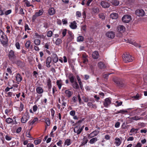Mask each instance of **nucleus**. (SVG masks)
<instances>
[{
    "mask_svg": "<svg viewBox=\"0 0 147 147\" xmlns=\"http://www.w3.org/2000/svg\"><path fill=\"white\" fill-rule=\"evenodd\" d=\"M0 42L3 45L7 44L8 42L7 36L1 30H0Z\"/></svg>",
    "mask_w": 147,
    "mask_h": 147,
    "instance_id": "1",
    "label": "nucleus"
},
{
    "mask_svg": "<svg viewBox=\"0 0 147 147\" xmlns=\"http://www.w3.org/2000/svg\"><path fill=\"white\" fill-rule=\"evenodd\" d=\"M123 61L125 63L131 62L133 61V58L129 54L126 53L122 55Z\"/></svg>",
    "mask_w": 147,
    "mask_h": 147,
    "instance_id": "2",
    "label": "nucleus"
},
{
    "mask_svg": "<svg viewBox=\"0 0 147 147\" xmlns=\"http://www.w3.org/2000/svg\"><path fill=\"white\" fill-rule=\"evenodd\" d=\"M8 56L9 59L13 63H15V59L16 58L14 51L12 50H10Z\"/></svg>",
    "mask_w": 147,
    "mask_h": 147,
    "instance_id": "3",
    "label": "nucleus"
},
{
    "mask_svg": "<svg viewBox=\"0 0 147 147\" xmlns=\"http://www.w3.org/2000/svg\"><path fill=\"white\" fill-rule=\"evenodd\" d=\"M30 117L29 113L26 111L21 118V122L22 123H26Z\"/></svg>",
    "mask_w": 147,
    "mask_h": 147,
    "instance_id": "4",
    "label": "nucleus"
},
{
    "mask_svg": "<svg viewBox=\"0 0 147 147\" xmlns=\"http://www.w3.org/2000/svg\"><path fill=\"white\" fill-rule=\"evenodd\" d=\"M44 13V10L43 9L39 10L38 11L36 12L34 15H33L32 17V20L34 21L38 17L41 16Z\"/></svg>",
    "mask_w": 147,
    "mask_h": 147,
    "instance_id": "5",
    "label": "nucleus"
},
{
    "mask_svg": "<svg viewBox=\"0 0 147 147\" xmlns=\"http://www.w3.org/2000/svg\"><path fill=\"white\" fill-rule=\"evenodd\" d=\"M84 127V126L81 127L80 125H78L75 127L74 129V131L75 133L78 135L80 134L82 131Z\"/></svg>",
    "mask_w": 147,
    "mask_h": 147,
    "instance_id": "6",
    "label": "nucleus"
},
{
    "mask_svg": "<svg viewBox=\"0 0 147 147\" xmlns=\"http://www.w3.org/2000/svg\"><path fill=\"white\" fill-rule=\"evenodd\" d=\"M131 20V16L128 15L124 16L122 18L123 22L125 23H127L129 22Z\"/></svg>",
    "mask_w": 147,
    "mask_h": 147,
    "instance_id": "7",
    "label": "nucleus"
},
{
    "mask_svg": "<svg viewBox=\"0 0 147 147\" xmlns=\"http://www.w3.org/2000/svg\"><path fill=\"white\" fill-rule=\"evenodd\" d=\"M120 138L116 137L115 139V141L114 143L117 146H119L121 143V138L120 137Z\"/></svg>",
    "mask_w": 147,
    "mask_h": 147,
    "instance_id": "8",
    "label": "nucleus"
},
{
    "mask_svg": "<svg viewBox=\"0 0 147 147\" xmlns=\"http://www.w3.org/2000/svg\"><path fill=\"white\" fill-rule=\"evenodd\" d=\"M136 14L138 16H143L145 15L144 11L142 9H138L135 11Z\"/></svg>",
    "mask_w": 147,
    "mask_h": 147,
    "instance_id": "9",
    "label": "nucleus"
},
{
    "mask_svg": "<svg viewBox=\"0 0 147 147\" xmlns=\"http://www.w3.org/2000/svg\"><path fill=\"white\" fill-rule=\"evenodd\" d=\"M99 133V131L97 130H94L90 134L88 135V138L89 139L96 136Z\"/></svg>",
    "mask_w": 147,
    "mask_h": 147,
    "instance_id": "10",
    "label": "nucleus"
},
{
    "mask_svg": "<svg viewBox=\"0 0 147 147\" xmlns=\"http://www.w3.org/2000/svg\"><path fill=\"white\" fill-rule=\"evenodd\" d=\"M124 40L126 41L127 42H128L130 44L133 45L135 46L138 48L141 47V46L140 45L138 44L135 42L134 41H132L128 40H126L125 39H124Z\"/></svg>",
    "mask_w": 147,
    "mask_h": 147,
    "instance_id": "11",
    "label": "nucleus"
},
{
    "mask_svg": "<svg viewBox=\"0 0 147 147\" xmlns=\"http://www.w3.org/2000/svg\"><path fill=\"white\" fill-rule=\"evenodd\" d=\"M64 92L65 96L68 98H70L73 94V92L70 91L69 90H66Z\"/></svg>",
    "mask_w": 147,
    "mask_h": 147,
    "instance_id": "12",
    "label": "nucleus"
},
{
    "mask_svg": "<svg viewBox=\"0 0 147 147\" xmlns=\"http://www.w3.org/2000/svg\"><path fill=\"white\" fill-rule=\"evenodd\" d=\"M117 30L119 32L122 33L125 31L126 29L123 26L119 25L117 27Z\"/></svg>",
    "mask_w": 147,
    "mask_h": 147,
    "instance_id": "13",
    "label": "nucleus"
},
{
    "mask_svg": "<svg viewBox=\"0 0 147 147\" xmlns=\"http://www.w3.org/2000/svg\"><path fill=\"white\" fill-rule=\"evenodd\" d=\"M100 5L103 8H108L110 6L109 3L105 1H102L100 3Z\"/></svg>",
    "mask_w": 147,
    "mask_h": 147,
    "instance_id": "14",
    "label": "nucleus"
},
{
    "mask_svg": "<svg viewBox=\"0 0 147 147\" xmlns=\"http://www.w3.org/2000/svg\"><path fill=\"white\" fill-rule=\"evenodd\" d=\"M88 56L86 53H84L82 54V59L83 60V63H86L88 62Z\"/></svg>",
    "mask_w": 147,
    "mask_h": 147,
    "instance_id": "15",
    "label": "nucleus"
},
{
    "mask_svg": "<svg viewBox=\"0 0 147 147\" xmlns=\"http://www.w3.org/2000/svg\"><path fill=\"white\" fill-rule=\"evenodd\" d=\"M138 129L135 128L134 127L132 128L129 132V135L130 136L135 135L137 133Z\"/></svg>",
    "mask_w": 147,
    "mask_h": 147,
    "instance_id": "16",
    "label": "nucleus"
},
{
    "mask_svg": "<svg viewBox=\"0 0 147 147\" xmlns=\"http://www.w3.org/2000/svg\"><path fill=\"white\" fill-rule=\"evenodd\" d=\"M111 100L110 99L107 98L105 99V101L104 103V106L106 107H107L111 104Z\"/></svg>",
    "mask_w": 147,
    "mask_h": 147,
    "instance_id": "17",
    "label": "nucleus"
},
{
    "mask_svg": "<svg viewBox=\"0 0 147 147\" xmlns=\"http://www.w3.org/2000/svg\"><path fill=\"white\" fill-rule=\"evenodd\" d=\"M106 36L109 38H113L115 36V34L112 31H109L106 33Z\"/></svg>",
    "mask_w": 147,
    "mask_h": 147,
    "instance_id": "18",
    "label": "nucleus"
},
{
    "mask_svg": "<svg viewBox=\"0 0 147 147\" xmlns=\"http://www.w3.org/2000/svg\"><path fill=\"white\" fill-rule=\"evenodd\" d=\"M52 59L54 63H56L58 62L59 60L58 57L57 55L55 54H53Z\"/></svg>",
    "mask_w": 147,
    "mask_h": 147,
    "instance_id": "19",
    "label": "nucleus"
},
{
    "mask_svg": "<svg viewBox=\"0 0 147 147\" xmlns=\"http://www.w3.org/2000/svg\"><path fill=\"white\" fill-rule=\"evenodd\" d=\"M52 58L50 57H47L46 59V66L47 67H49L51 66L50 63L51 61Z\"/></svg>",
    "mask_w": 147,
    "mask_h": 147,
    "instance_id": "20",
    "label": "nucleus"
},
{
    "mask_svg": "<svg viewBox=\"0 0 147 147\" xmlns=\"http://www.w3.org/2000/svg\"><path fill=\"white\" fill-rule=\"evenodd\" d=\"M110 2L115 6H118L119 4V1L118 0H112Z\"/></svg>",
    "mask_w": 147,
    "mask_h": 147,
    "instance_id": "21",
    "label": "nucleus"
},
{
    "mask_svg": "<svg viewBox=\"0 0 147 147\" xmlns=\"http://www.w3.org/2000/svg\"><path fill=\"white\" fill-rule=\"evenodd\" d=\"M99 54L97 51H95L92 53V57L94 59H96L98 57Z\"/></svg>",
    "mask_w": 147,
    "mask_h": 147,
    "instance_id": "22",
    "label": "nucleus"
},
{
    "mask_svg": "<svg viewBox=\"0 0 147 147\" xmlns=\"http://www.w3.org/2000/svg\"><path fill=\"white\" fill-rule=\"evenodd\" d=\"M88 141V140L87 137L85 136H84L82 142L80 146H83L87 143Z\"/></svg>",
    "mask_w": 147,
    "mask_h": 147,
    "instance_id": "23",
    "label": "nucleus"
},
{
    "mask_svg": "<svg viewBox=\"0 0 147 147\" xmlns=\"http://www.w3.org/2000/svg\"><path fill=\"white\" fill-rule=\"evenodd\" d=\"M16 79L18 82H20L22 80V77L21 75L18 74L16 76Z\"/></svg>",
    "mask_w": 147,
    "mask_h": 147,
    "instance_id": "24",
    "label": "nucleus"
},
{
    "mask_svg": "<svg viewBox=\"0 0 147 147\" xmlns=\"http://www.w3.org/2000/svg\"><path fill=\"white\" fill-rule=\"evenodd\" d=\"M57 85L59 89H61L63 84V82L61 80H57L56 82Z\"/></svg>",
    "mask_w": 147,
    "mask_h": 147,
    "instance_id": "25",
    "label": "nucleus"
},
{
    "mask_svg": "<svg viewBox=\"0 0 147 147\" xmlns=\"http://www.w3.org/2000/svg\"><path fill=\"white\" fill-rule=\"evenodd\" d=\"M38 119L36 117L34 118L32 120H30L28 122V124L29 125H33L36 121H38Z\"/></svg>",
    "mask_w": 147,
    "mask_h": 147,
    "instance_id": "26",
    "label": "nucleus"
},
{
    "mask_svg": "<svg viewBox=\"0 0 147 147\" xmlns=\"http://www.w3.org/2000/svg\"><path fill=\"white\" fill-rule=\"evenodd\" d=\"M98 8L96 7H94L92 9V13L93 14H97L99 12Z\"/></svg>",
    "mask_w": 147,
    "mask_h": 147,
    "instance_id": "27",
    "label": "nucleus"
},
{
    "mask_svg": "<svg viewBox=\"0 0 147 147\" xmlns=\"http://www.w3.org/2000/svg\"><path fill=\"white\" fill-rule=\"evenodd\" d=\"M48 13L50 15H54L55 13V11L54 8H50L49 9Z\"/></svg>",
    "mask_w": 147,
    "mask_h": 147,
    "instance_id": "28",
    "label": "nucleus"
},
{
    "mask_svg": "<svg viewBox=\"0 0 147 147\" xmlns=\"http://www.w3.org/2000/svg\"><path fill=\"white\" fill-rule=\"evenodd\" d=\"M70 27L73 29H75L77 27L76 25V23L75 21H74L73 22L71 23L69 25Z\"/></svg>",
    "mask_w": 147,
    "mask_h": 147,
    "instance_id": "29",
    "label": "nucleus"
},
{
    "mask_svg": "<svg viewBox=\"0 0 147 147\" xmlns=\"http://www.w3.org/2000/svg\"><path fill=\"white\" fill-rule=\"evenodd\" d=\"M110 17L112 19H116L117 18L118 15L116 13H113L111 14Z\"/></svg>",
    "mask_w": 147,
    "mask_h": 147,
    "instance_id": "30",
    "label": "nucleus"
},
{
    "mask_svg": "<svg viewBox=\"0 0 147 147\" xmlns=\"http://www.w3.org/2000/svg\"><path fill=\"white\" fill-rule=\"evenodd\" d=\"M69 78L71 83H73L74 81V77L73 74L71 73L69 74Z\"/></svg>",
    "mask_w": 147,
    "mask_h": 147,
    "instance_id": "31",
    "label": "nucleus"
},
{
    "mask_svg": "<svg viewBox=\"0 0 147 147\" xmlns=\"http://www.w3.org/2000/svg\"><path fill=\"white\" fill-rule=\"evenodd\" d=\"M71 144V142L70 139H67L65 140L64 143V146L66 145L67 146H69Z\"/></svg>",
    "mask_w": 147,
    "mask_h": 147,
    "instance_id": "32",
    "label": "nucleus"
},
{
    "mask_svg": "<svg viewBox=\"0 0 147 147\" xmlns=\"http://www.w3.org/2000/svg\"><path fill=\"white\" fill-rule=\"evenodd\" d=\"M98 66L99 68L100 69H103L106 67V66L105 64L102 62H98Z\"/></svg>",
    "mask_w": 147,
    "mask_h": 147,
    "instance_id": "33",
    "label": "nucleus"
},
{
    "mask_svg": "<svg viewBox=\"0 0 147 147\" xmlns=\"http://www.w3.org/2000/svg\"><path fill=\"white\" fill-rule=\"evenodd\" d=\"M98 140L96 137H94L91 139L89 142L90 144H93L96 142Z\"/></svg>",
    "mask_w": 147,
    "mask_h": 147,
    "instance_id": "34",
    "label": "nucleus"
},
{
    "mask_svg": "<svg viewBox=\"0 0 147 147\" xmlns=\"http://www.w3.org/2000/svg\"><path fill=\"white\" fill-rule=\"evenodd\" d=\"M36 91L37 93L39 94L42 93L43 92L42 89L40 87H38L36 88Z\"/></svg>",
    "mask_w": 147,
    "mask_h": 147,
    "instance_id": "35",
    "label": "nucleus"
},
{
    "mask_svg": "<svg viewBox=\"0 0 147 147\" xmlns=\"http://www.w3.org/2000/svg\"><path fill=\"white\" fill-rule=\"evenodd\" d=\"M62 40L60 38H58L55 42V43L57 45H59L61 44L62 43Z\"/></svg>",
    "mask_w": 147,
    "mask_h": 147,
    "instance_id": "36",
    "label": "nucleus"
},
{
    "mask_svg": "<svg viewBox=\"0 0 147 147\" xmlns=\"http://www.w3.org/2000/svg\"><path fill=\"white\" fill-rule=\"evenodd\" d=\"M6 122L10 124L12 123L13 121V119L12 118L9 117L7 118L5 120Z\"/></svg>",
    "mask_w": 147,
    "mask_h": 147,
    "instance_id": "37",
    "label": "nucleus"
},
{
    "mask_svg": "<svg viewBox=\"0 0 147 147\" xmlns=\"http://www.w3.org/2000/svg\"><path fill=\"white\" fill-rule=\"evenodd\" d=\"M72 84V86L73 87L76 89H78L79 88V86L78 84V83L76 81L74 82Z\"/></svg>",
    "mask_w": 147,
    "mask_h": 147,
    "instance_id": "38",
    "label": "nucleus"
},
{
    "mask_svg": "<svg viewBox=\"0 0 147 147\" xmlns=\"http://www.w3.org/2000/svg\"><path fill=\"white\" fill-rule=\"evenodd\" d=\"M99 18L102 20H104L105 18V14L103 13H100L98 15Z\"/></svg>",
    "mask_w": 147,
    "mask_h": 147,
    "instance_id": "39",
    "label": "nucleus"
},
{
    "mask_svg": "<svg viewBox=\"0 0 147 147\" xmlns=\"http://www.w3.org/2000/svg\"><path fill=\"white\" fill-rule=\"evenodd\" d=\"M44 120L45 121V123L47 126H49L50 125V121L49 119L47 118H45Z\"/></svg>",
    "mask_w": 147,
    "mask_h": 147,
    "instance_id": "40",
    "label": "nucleus"
},
{
    "mask_svg": "<svg viewBox=\"0 0 147 147\" xmlns=\"http://www.w3.org/2000/svg\"><path fill=\"white\" fill-rule=\"evenodd\" d=\"M40 40L37 39L34 40V42L36 45H39L40 44Z\"/></svg>",
    "mask_w": 147,
    "mask_h": 147,
    "instance_id": "41",
    "label": "nucleus"
},
{
    "mask_svg": "<svg viewBox=\"0 0 147 147\" xmlns=\"http://www.w3.org/2000/svg\"><path fill=\"white\" fill-rule=\"evenodd\" d=\"M122 102L120 101L119 102L118 101H115V105L116 107H118L122 105Z\"/></svg>",
    "mask_w": 147,
    "mask_h": 147,
    "instance_id": "42",
    "label": "nucleus"
},
{
    "mask_svg": "<svg viewBox=\"0 0 147 147\" xmlns=\"http://www.w3.org/2000/svg\"><path fill=\"white\" fill-rule=\"evenodd\" d=\"M84 37L82 36H79L77 37V41L78 42H82L84 40Z\"/></svg>",
    "mask_w": 147,
    "mask_h": 147,
    "instance_id": "43",
    "label": "nucleus"
},
{
    "mask_svg": "<svg viewBox=\"0 0 147 147\" xmlns=\"http://www.w3.org/2000/svg\"><path fill=\"white\" fill-rule=\"evenodd\" d=\"M122 109L120 110V113L122 114H125L128 113L127 110L129 109Z\"/></svg>",
    "mask_w": 147,
    "mask_h": 147,
    "instance_id": "44",
    "label": "nucleus"
},
{
    "mask_svg": "<svg viewBox=\"0 0 147 147\" xmlns=\"http://www.w3.org/2000/svg\"><path fill=\"white\" fill-rule=\"evenodd\" d=\"M24 2L25 4L27 7H30L31 4L30 1H28L27 0H24Z\"/></svg>",
    "mask_w": 147,
    "mask_h": 147,
    "instance_id": "45",
    "label": "nucleus"
},
{
    "mask_svg": "<svg viewBox=\"0 0 147 147\" xmlns=\"http://www.w3.org/2000/svg\"><path fill=\"white\" fill-rule=\"evenodd\" d=\"M30 45V40H28L27 41L25 44L26 47L27 48H28Z\"/></svg>",
    "mask_w": 147,
    "mask_h": 147,
    "instance_id": "46",
    "label": "nucleus"
},
{
    "mask_svg": "<svg viewBox=\"0 0 147 147\" xmlns=\"http://www.w3.org/2000/svg\"><path fill=\"white\" fill-rule=\"evenodd\" d=\"M131 119H132V120H138L140 119H141V118L140 117H139L138 116H135V117H131Z\"/></svg>",
    "mask_w": 147,
    "mask_h": 147,
    "instance_id": "47",
    "label": "nucleus"
},
{
    "mask_svg": "<svg viewBox=\"0 0 147 147\" xmlns=\"http://www.w3.org/2000/svg\"><path fill=\"white\" fill-rule=\"evenodd\" d=\"M53 34V32L51 31H48L47 33V36L48 37H50L52 36Z\"/></svg>",
    "mask_w": 147,
    "mask_h": 147,
    "instance_id": "48",
    "label": "nucleus"
},
{
    "mask_svg": "<svg viewBox=\"0 0 147 147\" xmlns=\"http://www.w3.org/2000/svg\"><path fill=\"white\" fill-rule=\"evenodd\" d=\"M41 141L40 139H38L34 141V143L35 145H38L40 144Z\"/></svg>",
    "mask_w": 147,
    "mask_h": 147,
    "instance_id": "49",
    "label": "nucleus"
},
{
    "mask_svg": "<svg viewBox=\"0 0 147 147\" xmlns=\"http://www.w3.org/2000/svg\"><path fill=\"white\" fill-rule=\"evenodd\" d=\"M24 108V105L23 104L22 102H20V106L19 107V111H23Z\"/></svg>",
    "mask_w": 147,
    "mask_h": 147,
    "instance_id": "50",
    "label": "nucleus"
},
{
    "mask_svg": "<svg viewBox=\"0 0 147 147\" xmlns=\"http://www.w3.org/2000/svg\"><path fill=\"white\" fill-rule=\"evenodd\" d=\"M50 111L52 119L54 117L55 113V111L52 109H50Z\"/></svg>",
    "mask_w": 147,
    "mask_h": 147,
    "instance_id": "51",
    "label": "nucleus"
},
{
    "mask_svg": "<svg viewBox=\"0 0 147 147\" xmlns=\"http://www.w3.org/2000/svg\"><path fill=\"white\" fill-rule=\"evenodd\" d=\"M50 45V43L49 42H47L44 45L45 48L47 49H49V46Z\"/></svg>",
    "mask_w": 147,
    "mask_h": 147,
    "instance_id": "52",
    "label": "nucleus"
},
{
    "mask_svg": "<svg viewBox=\"0 0 147 147\" xmlns=\"http://www.w3.org/2000/svg\"><path fill=\"white\" fill-rule=\"evenodd\" d=\"M62 34L63 36V37L65 36L66 35L67 33V30L66 29H64L62 30Z\"/></svg>",
    "mask_w": 147,
    "mask_h": 147,
    "instance_id": "53",
    "label": "nucleus"
},
{
    "mask_svg": "<svg viewBox=\"0 0 147 147\" xmlns=\"http://www.w3.org/2000/svg\"><path fill=\"white\" fill-rule=\"evenodd\" d=\"M76 15L77 17L80 18L82 14L79 11H77L76 13Z\"/></svg>",
    "mask_w": 147,
    "mask_h": 147,
    "instance_id": "54",
    "label": "nucleus"
},
{
    "mask_svg": "<svg viewBox=\"0 0 147 147\" xmlns=\"http://www.w3.org/2000/svg\"><path fill=\"white\" fill-rule=\"evenodd\" d=\"M68 33L69 35V36L72 39L74 38V34L71 32L70 31H69L68 32Z\"/></svg>",
    "mask_w": 147,
    "mask_h": 147,
    "instance_id": "55",
    "label": "nucleus"
},
{
    "mask_svg": "<svg viewBox=\"0 0 147 147\" xmlns=\"http://www.w3.org/2000/svg\"><path fill=\"white\" fill-rule=\"evenodd\" d=\"M11 10L9 9L5 11V14L6 15H7L10 14L11 13Z\"/></svg>",
    "mask_w": 147,
    "mask_h": 147,
    "instance_id": "56",
    "label": "nucleus"
},
{
    "mask_svg": "<svg viewBox=\"0 0 147 147\" xmlns=\"http://www.w3.org/2000/svg\"><path fill=\"white\" fill-rule=\"evenodd\" d=\"M78 100H79V102L80 104V105L82 104H83L84 103L82 101V100L81 99V97H80V95H78Z\"/></svg>",
    "mask_w": 147,
    "mask_h": 147,
    "instance_id": "57",
    "label": "nucleus"
},
{
    "mask_svg": "<svg viewBox=\"0 0 147 147\" xmlns=\"http://www.w3.org/2000/svg\"><path fill=\"white\" fill-rule=\"evenodd\" d=\"M62 141L61 140H59L57 143V145L60 147H62Z\"/></svg>",
    "mask_w": 147,
    "mask_h": 147,
    "instance_id": "58",
    "label": "nucleus"
},
{
    "mask_svg": "<svg viewBox=\"0 0 147 147\" xmlns=\"http://www.w3.org/2000/svg\"><path fill=\"white\" fill-rule=\"evenodd\" d=\"M15 46L17 49H20V46L19 42H16L15 44Z\"/></svg>",
    "mask_w": 147,
    "mask_h": 147,
    "instance_id": "59",
    "label": "nucleus"
},
{
    "mask_svg": "<svg viewBox=\"0 0 147 147\" xmlns=\"http://www.w3.org/2000/svg\"><path fill=\"white\" fill-rule=\"evenodd\" d=\"M82 98L85 102H87L88 100V99L85 96L82 97Z\"/></svg>",
    "mask_w": 147,
    "mask_h": 147,
    "instance_id": "60",
    "label": "nucleus"
},
{
    "mask_svg": "<svg viewBox=\"0 0 147 147\" xmlns=\"http://www.w3.org/2000/svg\"><path fill=\"white\" fill-rule=\"evenodd\" d=\"M114 81L117 84L119 85L120 84V82L117 79H114Z\"/></svg>",
    "mask_w": 147,
    "mask_h": 147,
    "instance_id": "61",
    "label": "nucleus"
},
{
    "mask_svg": "<svg viewBox=\"0 0 147 147\" xmlns=\"http://www.w3.org/2000/svg\"><path fill=\"white\" fill-rule=\"evenodd\" d=\"M76 113L75 111L72 110L69 113L70 115L72 116H74L75 114Z\"/></svg>",
    "mask_w": 147,
    "mask_h": 147,
    "instance_id": "62",
    "label": "nucleus"
},
{
    "mask_svg": "<svg viewBox=\"0 0 147 147\" xmlns=\"http://www.w3.org/2000/svg\"><path fill=\"white\" fill-rule=\"evenodd\" d=\"M5 138L6 140L8 141L10 140L11 139V137L8 135H6L5 137Z\"/></svg>",
    "mask_w": 147,
    "mask_h": 147,
    "instance_id": "63",
    "label": "nucleus"
},
{
    "mask_svg": "<svg viewBox=\"0 0 147 147\" xmlns=\"http://www.w3.org/2000/svg\"><path fill=\"white\" fill-rule=\"evenodd\" d=\"M120 125V123L119 122H117L115 124V126L116 128H118L119 127Z\"/></svg>",
    "mask_w": 147,
    "mask_h": 147,
    "instance_id": "64",
    "label": "nucleus"
}]
</instances>
